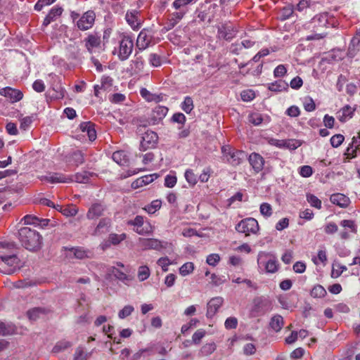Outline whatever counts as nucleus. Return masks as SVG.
<instances>
[{
	"label": "nucleus",
	"instance_id": "obj_1",
	"mask_svg": "<svg viewBox=\"0 0 360 360\" xmlns=\"http://www.w3.org/2000/svg\"><path fill=\"white\" fill-rule=\"evenodd\" d=\"M18 238L22 246L30 251H37L42 245V237L39 233L29 227L19 230Z\"/></svg>",
	"mask_w": 360,
	"mask_h": 360
},
{
	"label": "nucleus",
	"instance_id": "obj_2",
	"mask_svg": "<svg viewBox=\"0 0 360 360\" xmlns=\"http://www.w3.org/2000/svg\"><path fill=\"white\" fill-rule=\"evenodd\" d=\"M257 265L262 273L274 274L278 270V263L276 257L266 252L258 253Z\"/></svg>",
	"mask_w": 360,
	"mask_h": 360
},
{
	"label": "nucleus",
	"instance_id": "obj_3",
	"mask_svg": "<svg viewBox=\"0 0 360 360\" xmlns=\"http://www.w3.org/2000/svg\"><path fill=\"white\" fill-rule=\"evenodd\" d=\"M0 271L4 274H13L20 269V259L14 254L0 255Z\"/></svg>",
	"mask_w": 360,
	"mask_h": 360
},
{
	"label": "nucleus",
	"instance_id": "obj_4",
	"mask_svg": "<svg viewBox=\"0 0 360 360\" xmlns=\"http://www.w3.org/2000/svg\"><path fill=\"white\" fill-rule=\"evenodd\" d=\"M127 224L134 226L133 230L139 235H151L154 227L143 217L137 215L134 219L127 221Z\"/></svg>",
	"mask_w": 360,
	"mask_h": 360
},
{
	"label": "nucleus",
	"instance_id": "obj_5",
	"mask_svg": "<svg viewBox=\"0 0 360 360\" xmlns=\"http://www.w3.org/2000/svg\"><path fill=\"white\" fill-rule=\"evenodd\" d=\"M259 229L258 221L252 217L241 220L236 226V230L238 233H245V236L256 234Z\"/></svg>",
	"mask_w": 360,
	"mask_h": 360
},
{
	"label": "nucleus",
	"instance_id": "obj_6",
	"mask_svg": "<svg viewBox=\"0 0 360 360\" xmlns=\"http://www.w3.org/2000/svg\"><path fill=\"white\" fill-rule=\"evenodd\" d=\"M134 48V40L129 34H123L120 41L119 58L122 60H127L131 55Z\"/></svg>",
	"mask_w": 360,
	"mask_h": 360
},
{
	"label": "nucleus",
	"instance_id": "obj_7",
	"mask_svg": "<svg viewBox=\"0 0 360 360\" xmlns=\"http://www.w3.org/2000/svg\"><path fill=\"white\" fill-rule=\"evenodd\" d=\"M125 20L133 30H139L143 22L141 11L136 9L128 10L125 15Z\"/></svg>",
	"mask_w": 360,
	"mask_h": 360
},
{
	"label": "nucleus",
	"instance_id": "obj_8",
	"mask_svg": "<svg viewBox=\"0 0 360 360\" xmlns=\"http://www.w3.org/2000/svg\"><path fill=\"white\" fill-rule=\"evenodd\" d=\"M95 19V12L91 10L87 11L77 20L76 26L79 30H88L94 26Z\"/></svg>",
	"mask_w": 360,
	"mask_h": 360
},
{
	"label": "nucleus",
	"instance_id": "obj_9",
	"mask_svg": "<svg viewBox=\"0 0 360 360\" xmlns=\"http://www.w3.org/2000/svg\"><path fill=\"white\" fill-rule=\"evenodd\" d=\"M139 245L143 250H155L160 251L162 249H165L167 248V243L161 241L157 238H139Z\"/></svg>",
	"mask_w": 360,
	"mask_h": 360
},
{
	"label": "nucleus",
	"instance_id": "obj_10",
	"mask_svg": "<svg viewBox=\"0 0 360 360\" xmlns=\"http://www.w3.org/2000/svg\"><path fill=\"white\" fill-rule=\"evenodd\" d=\"M158 139V136L155 132L147 130L143 134L140 144V149L144 151L148 148H153L157 143Z\"/></svg>",
	"mask_w": 360,
	"mask_h": 360
},
{
	"label": "nucleus",
	"instance_id": "obj_11",
	"mask_svg": "<svg viewBox=\"0 0 360 360\" xmlns=\"http://www.w3.org/2000/svg\"><path fill=\"white\" fill-rule=\"evenodd\" d=\"M153 32L149 29H143L138 35L136 45L141 50H144L152 43Z\"/></svg>",
	"mask_w": 360,
	"mask_h": 360
},
{
	"label": "nucleus",
	"instance_id": "obj_12",
	"mask_svg": "<svg viewBox=\"0 0 360 360\" xmlns=\"http://www.w3.org/2000/svg\"><path fill=\"white\" fill-rule=\"evenodd\" d=\"M106 209L107 207L103 203L101 202H94L89 207L86 218L90 220L98 219L104 215Z\"/></svg>",
	"mask_w": 360,
	"mask_h": 360
},
{
	"label": "nucleus",
	"instance_id": "obj_13",
	"mask_svg": "<svg viewBox=\"0 0 360 360\" xmlns=\"http://www.w3.org/2000/svg\"><path fill=\"white\" fill-rule=\"evenodd\" d=\"M175 11L169 15L168 20L166 24L165 29L167 30H170L174 28L184 17V15L188 13V11L181 9V8H174Z\"/></svg>",
	"mask_w": 360,
	"mask_h": 360
},
{
	"label": "nucleus",
	"instance_id": "obj_14",
	"mask_svg": "<svg viewBox=\"0 0 360 360\" xmlns=\"http://www.w3.org/2000/svg\"><path fill=\"white\" fill-rule=\"evenodd\" d=\"M248 162L255 173L260 172L265 163L264 158L257 153H252L248 157Z\"/></svg>",
	"mask_w": 360,
	"mask_h": 360
},
{
	"label": "nucleus",
	"instance_id": "obj_15",
	"mask_svg": "<svg viewBox=\"0 0 360 360\" xmlns=\"http://www.w3.org/2000/svg\"><path fill=\"white\" fill-rule=\"evenodd\" d=\"M0 95L8 98L11 103L18 102L23 97V94L20 90L9 86L0 89Z\"/></svg>",
	"mask_w": 360,
	"mask_h": 360
},
{
	"label": "nucleus",
	"instance_id": "obj_16",
	"mask_svg": "<svg viewBox=\"0 0 360 360\" xmlns=\"http://www.w3.org/2000/svg\"><path fill=\"white\" fill-rule=\"evenodd\" d=\"M111 224L112 221L110 218L104 217L101 219L91 235L94 236H100L108 233L111 227Z\"/></svg>",
	"mask_w": 360,
	"mask_h": 360
},
{
	"label": "nucleus",
	"instance_id": "obj_17",
	"mask_svg": "<svg viewBox=\"0 0 360 360\" xmlns=\"http://www.w3.org/2000/svg\"><path fill=\"white\" fill-rule=\"evenodd\" d=\"M360 50V27L356 30L355 35L351 39L347 50V56L354 58Z\"/></svg>",
	"mask_w": 360,
	"mask_h": 360
},
{
	"label": "nucleus",
	"instance_id": "obj_18",
	"mask_svg": "<svg viewBox=\"0 0 360 360\" xmlns=\"http://www.w3.org/2000/svg\"><path fill=\"white\" fill-rule=\"evenodd\" d=\"M218 37L226 40L232 39L236 33L231 25L224 24L218 27Z\"/></svg>",
	"mask_w": 360,
	"mask_h": 360
},
{
	"label": "nucleus",
	"instance_id": "obj_19",
	"mask_svg": "<svg viewBox=\"0 0 360 360\" xmlns=\"http://www.w3.org/2000/svg\"><path fill=\"white\" fill-rule=\"evenodd\" d=\"M224 302V300L221 297H215L212 298L207 306V316L212 317L221 307Z\"/></svg>",
	"mask_w": 360,
	"mask_h": 360
},
{
	"label": "nucleus",
	"instance_id": "obj_20",
	"mask_svg": "<svg viewBox=\"0 0 360 360\" xmlns=\"http://www.w3.org/2000/svg\"><path fill=\"white\" fill-rule=\"evenodd\" d=\"M355 110L354 107L346 105L337 112V118L340 122H345L353 117Z\"/></svg>",
	"mask_w": 360,
	"mask_h": 360
},
{
	"label": "nucleus",
	"instance_id": "obj_21",
	"mask_svg": "<svg viewBox=\"0 0 360 360\" xmlns=\"http://www.w3.org/2000/svg\"><path fill=\"white\" fill-rule=\"evenodd\" d=\"M49 183L58 184V183H70L73 181V179L70 176H67L61 173L49 172Z\"/></svg>",
	"mask_w": 360,
	"mask_h": 360
},
{
	"label": "nucleus",
	"instance_id": "obj_22",
	"mask_svg": "<svg viewBox=\"0 0 360 360\" xmlns=\"http://www.w3.org/2000/svg\"><path fill=\"white\" fill-rule=\"evenodd\" d=\"M140 94L145 100L148 102L154 101L155 103H160L162 101L165 97V96L162 94H152L146 88H142L140 90Z\"/></svg>",
	"mask_w": 360,
	"mask_h": 360
},
{
	"label": "nucleus",
	"instance_id": "obj_23",
	"mask_svg": "<svg viewBox=\"0 0 360 360\" xmlns=\"http://www.w3.org/2000/svg\"><path fill=\"white\" fill-rule=\"evenodd\" d=\"M127 238V235L125 233L117 234V233H110L108 236V241L105 243L102 244V248L104 250L110 245H117L120 244L122 241L125 240Z\"/></svg>",
	"mask_w": 360,
	"mask_h": 360
},
{
	"label": "nucleus",
	"instance_id": "obj_24",
	"mask_svg": "<svg viewBox=\"0 0 360 360\" xmlns=\"http://www.w3.org/2000/svg\"><path fill=\"white\" fill-rule=\"evenodd\" d=\"M330 202L340 207H347L349 205L350 200L348 197L342 193L333 194L330 198Z\"/></svg>",
	"mask_w": 360,
	"mask_h": 360
},
{
	"label": "nucleus",
	"instance_id": "obj_25",
	"mask_svg": "<svg viewBox=\"0 0 360 360\" xmlns=\"http://www.w3.org/2000/svg\"><path fill=\"white\" fill-rule=\"evenodd\" d=\"M245 157V153L242 150H234L231 155L226 158V162L233 166L239 165Z\"/></svg>",
	"mask_w": 360,
	"mask_h": 360
},
{
	"label": "nucleus",
	"instance_id": "obj_26",
	"mask_svg": "<svg viewBox=\"0 0 360 360\" xmlns=\"http://www.w3.org/2000/svg\"><path fill=\"white\" fill-rule=\"evenodd\" d=\"M168 108L165 106L158 105L152 111L151 118L154 122L162 120L167 114Z\"/></svg>",
	"mask_w": 360,
	"mask_h": 360
},
{
	"label": "nucleus",
	"instance_id": "obj_27",
	"mask_svg": "<svg viewBox=\"0 0 360 360\" xmlns=\"http://www.w3.org/2000/svg\"><path fill=\"white\" fill-rule=\"evenodd\" d=\"M85 42L86 48L90 53H91L94 48H96L100 45L101 40L98 35L90 34L85 39Z\"/></svg>",
	"mask_w": 360,
	"mask_h": 360
},
{
	"label": "nucleus",
	"instance_id": "obj_28",
	"mask_svg": "<svg viewBox=\"0 0 360 360\" xmlns=\"http://www.w3.org/2000/svg\"><path fill=\"white\" fill-rule=\"evenodd\" d=\"M95 174L94 173L83 171L82 172L77 173L74 176H71L73 179V181H75L77 183L80 184H87L89 183L90 178Z\"/></svg>",
	"mask_w": 360,
	"mask_h": 360
},
{
	"label": "nucleus",
	"instance_id": "obj_29",
	"mask_svg": "<svg viewBox=\"0 0 360 360\" xmlns=\"http://www.w3.org/2000/svg\"><path fill=\"white\" fill-rule=\"evenodd\" d=\"M112 160L120 165H126L129 162L128 156L123 150H118L113 153Z\"/></svg>",
	"mask_w": 360,
	"mask_h": 360
},
{
	"label": "nucleus",
	"instance_id": "obj_30",
	"mask_svg": "<svg viewBox=\"0 0 360 360\" xmlns=\"http://www.w3.org/2000/svg\"><path fill=\"white\" fill-rule=\"evenodd\" d=\"M47 310L41 307H35L27 311V316L31 321H36L37 319L41 318L46 314Z\"/></svg>",
	"mask_w": 360,
	"mask_h": 360
},
{
	"label": "nucleus",
	"instance_id": "obj_31",
	"mask_svg": "<svg viewBox=\"0 0 360 360\" xmlns=\"http://www.w3.org/2000/svg\"><path fill=\"white\" fill-rule=\"evenodd\" d=\"M288 89V84L283 80L279 79L269 84V89L271 91H283Z\"/></svg>",
	"mask_w": 360,
	"mask_h": 360
},
{
	"label": "nucleus",
	"instance_id": "obj_32",
	"mask_svg": "<svg viewBox=\"0 0 360 360\" xmlns=\"http://www.w3.org/2000/svg\"><path fill=\"white\" fill-rule=\"evenodd\" d=\"M270 327L276 332L280 331L283 326V319L281 315L274 316L270 321Z\"/></svg>",
	"mask_w": 360,
	"mask_h": 360
},
{
	"label": "nucleus",
	"instance_id": "obj_33",
	"mask_svg": "<svg viewBox=\"0 0 360 360\" xmlns=\"http://www.w3.org/2000/svg\"><path fill=\"white\" fill-rule=\"evenodd\" d=\"M198 0H174L172 4V8H181L188 12V6L195 4Z\"/></svg>",
	"mask_w": 360,
	"mask_h": 360
},
{
	"label": "nucleus",
	"instance_id": "obj_34",
	"mask_svg": "<svg viewBox=\"0 0 360 360\" xmlns=\"http://www.w3.org/2000/svg\"><path fill=\"white\" fill-rule=\"evenodd\" d=\"M340 224L351 233H356L357 232V226L353 220L344 219L340 221Z\"/></svg>",
	"mask_w": 360,
	"mask_h": 360
},
{
	"label": "nucleus",
	"instance_id": "obj_35",
	"mask_svg": "<svg viewBox=\"0 0 360 360\" xmlns=\"http://www.w3.org/2000/svg\"><path fill=\"white\" fill-rule=\"evenodd\" d=\"M193 101L191 96H186L181 105V109L187 114L190 113L193 109Z\"/></svg>",
	"mask_w": 360,
	"mask_h": 360
},
{
	"label": "nucleus",
	"instance_id": "obj_36",
	"mask_svg": "<svg viewBox=\"0 0 360 360\" xmlns=\"http://www.w3.org/2000/svg\"><path fill=\"white\" fill-rule=\"evenodd\" d=\"M310 294L313 297L322 298L326 296V290L322 285H316L314 286Z\"/></svg>",
	"mask_w": 360,
	"mask_h": 360
},
{
	"label": "nucleus",
	"instance_id": "obj_37",
	"mask_svg": "<svg viewBox=\"0 0 360 360\" xmlns=\"http://www.w3.org/2000/svg\"><path fill=\"white\" fill-rule=\"evenodd\" d=\"M150 275L149 268L144 265L139 267L137 276L140 281H144L148 278Z\"/></svg>",
	"mask_w": 360,
	"mask_h": 360
},
{
	"label": "nucleus",
	"instance_id": "obj_38",
	"mask_svg": "<svg viewBox=\"0 0 360 360\" xmlns=\"http://www.w3.org/2000/svg\"><path fill=\"white\" fill-rule=\"evenodd\" d=\"M194 270V264L193 262H188L184 264L179 268V274L182 276H186L191 274Z\"/></svg>",
	"mask_w": 360,
	"mask_h": 360
},
{
	"label": "nucleus",
	"instance_id": "obj_39",
	"mask_svg": "<svg viewBox=\"0 0 360 360\" xmlns=\"http://www.w3.org/2000/svg\"><path fill=\"white\" fill-rule=\"evenodd\" d=\"M307 200L311 206L320 210L321 208V200L314 194H307Z\"/></svg>",
	"mask_w": 360,
	"mask_h": 360
},
{
	"label": "nucleus",
	"instance_id": "obj_40",
	"mask_svg": "<svg viewBox=\"0 0 360 360\" xmlns=\"http://www.w3.org/2000/svg\"><path fill=\"white\" fill-rule=\"evenodd\" d=\"M360 153L356 148H354L350 144L347 147L346 151L344 153L345 160L344 162H349L350 159L354 158L356 157L357 154Z\"/></svg>",
	"mask_w": 360,
	"mask_h": 360
},
{
	"label": "nucleus",
	"instance_id": "obj_41",
	"mask_svg": "<svg viewBox=\"0 0 360 360\" xmlns=\"http://www.w3.org/2000/svg\"><path fill=\"white\" fill-rule=\"evenodd\" d=\"M161 200H155L151 202L150 205L145 207L144 210L149 214H153L161 207Z\"/></svg>",
	"mask_w": 360,
	"mask_h": 360
},
{
	"label": "nucleus",
	"instance_id": "obj_42",
	"mask_svg": "<svg viewBox=\"0 0 360 360\" xmlns=\"http://www.w3.org/2000/svg\"><path fill=\"white\" fill-rule=\"evenodd\" d=\"M144 68V60L141 57L136 58V60L132 61L131 68L135 73L141 72Z\"/></svg>",
	"mask_w": 360,
	"mask_h": 360
},
{
	"label": "nucleus",
	"instance_id": "obj_43",
	"mask_svg": "<svg viewBox=\"0 0 360 360\" xmlns=\"http://www.w3.org/2000/svg\"><path fill=\"white\" fill-rule=\"evenodd\" d=\"M302 143L297 139H287L284 140L283 148L289 150H295L301 146Z\"/></svg>",
	"mask_w": 360,
	"mask_h": 360
},
{
	"label": "nucleus",
	"instance_id": "obj_44",
	"mask_svg": "<svg viewBox=\"0 0 360 360\" xmlns=\"http://www.w3.org/2000/svg\"><path fill=\"white\" fill-rule=\"evenodd\" d=\"M345 137L340 134H335L330 138V144L334 148L339 147L344 141Z\"/></svg>",
	"mask_w": 360,
	"mask_h": 360
},
{
	"label": "nucleus",
	"instance_id": "obj_45",
	"mask_svg": "<svg viewBox=\"0 0 360 360\" xmlns=\"http://www.w3.org/2000/svg\"><path fill=\"white\" fill-rule=\"evenodd\" d=\"M260 213L265 217H269L272 214L271 205L267 202H263L260 205Z\"/></svg>",
	"mask_w": 360,
	"mask_h": 360
},
{
	"label": "nucleus",
	"instance_id": "obj_46",
	"mask_svg": "<svg viewBox=\"0 0 360 360\" xmlns=\"http://www.w3.org/2000/svg\"><path fill=\"white\" fill-rule=\"evenodd\" d=\"M34 120L33 116H27L25 117H22L20 120V129L23 131H26L31 125Z\"/></svg>",
	"mask_w": 360,
	"mask_h": 360
},
{
	"label": "nucleus",
	"instance_id": "obj_47",
	"mask_svg": "<svg viewBox=\"0 0 360 360\" xmlns=\"http://www.w3.org/2000/svg\"><path fill=\"white\" fill-rule=\"evenodd\" d=\"M60 212L66 217H73L77 214V209L75 207H60Z\"/></svg>",
	"mask_w": 360,
	"mask_h": 360
},
{
	"label": "nucleus",
	"instance_id": "obj_48",
	"mask_svg": "<svg viewBox=\"0 0 360 360\" xmlns=\"http://www.w3.org/2000/svg\"><path fill=\"white\" fill-rule=\"evenodd\" d=\"M71 161H72L76 165L82 164L84 162L83 153L79 150L73 152L71 155Z\"/></svg>",
	"mask_w": 360,
	"mask_h": 360
},
{
	"label": "nucleus",
	"instance_id": "obj_49",
	"mask_svg": "<svg viewBox=\"0 0 360 360\" xmlns=\"http://www.w3.org/2000/svg\"><path fill=\"white\" fill-rule=\"evenodd\" d=\"M304 110L307 112H312L316 108V105L313 99L310 97H306L303 102Z\"/></svg>",
	"mask_w": 360,
	"mask_h": 360
},
{
	"label": "nucleus",
	"instance_id": "obj_50",
	"mask_svg": "<svg viewBox=\"0 0 360 360\" xmlns=\"http://www.w3.org/2000/svg\"><path fill=\"white\" fill-rule=\"evenodd\" d=\"M134 310V309L131 305H127L119 311L118 316L120 319H123L131 315Z\"/></svg>",
	"mask_w": 360,
	"mask_h": 360
},
{
	"label": "nucleus",
	"instance_id": "obj_51",
	"mask_svg": "<svg viewBox=\"0 0 360 360\" xmlns=\"http://www.w3.org/2000/svg\"><path fill=\"white\" fill-rule=\"evenodd\" d=\"M25 224H32L37 225L39 224V219L34 215L27 214L25 215L22 219Z\"/></svg>",
	"mask_w": 360,
	"mask_h": 360
},
{
	"label": "nucleus",
	"instance_id": "obj_52",
	"mask_svg": "<svg viewBox=\"0 0 360 360\" xmlns=\"http://www.w3.org/2000/svg\"><path fill=\"white\" fill-rule=\"evenodd\" d=\"M185 178L188 184L194 186L197 183V177L191 169H187L185 172Z\"/></svg>",
	"mask_w": 360,
	"mask_h": 360
},
{
	"label": "nucleus",
	"instance_id": "obj_53",
	"mask_svg": "<svg viewBox=\"0 0 360 360\" xmlns=\"http://www.w3.org/2000/svg\"><path fill=\"white\" fill-rule=\"evenodd\" d=\"M220 261V256L218 254H210L207 257L206 262L212 266H215Z\"/></svg>",
	"mask_w": 360,
	"mask_h": 360
},
{
	"label": "nucleus",
	"instance_id": "obj_54",
	"mask_svg": "<svg viewBox=\"0 0 360 360\" xmlns=\"http://www.w3.org/2000/svg\"><path fill=\"white\" fill-rule=\"evenodd\" d=\"M240 96L243 101H250L255 98V94L252 90L248 89L243 91L240 94Z\"/></svg>",
	"mask_w": 360,
	"mask_h": 360
},
{
	"label": "nucleus",
	"instance_id": "obj_55",
	"mask_svg": "<svg viewBox=\"0 0 360 360\" xmlns=\"http://www.w3.org/2000/svg\"><path fill=\"white\" fill-rule=\"evenodd\" d=\"M287 73V68L285 65H278L274 70V77H282Z\"/></svg>",
	"mask_w": 360,
	"mask_h": 360
},
{
	"label": "nucleus",
	"instance_id": "obj_56",
	"mask_svg": "<svg viewBox=\"0 0 360 360\" xmlns=\"http://www.w3.org/2000/svg\"><path fill=\"white\" fill-rule=\"evenodd\" d=\"M70 346V343L68 341H60L58 342L53 348V352L58 353L60 352Z\"/></svg>",
	"mask_w": 360,
	"mask_h": 360
},
{
	"label": "nucleus",
	"instance_id": "obj_57",
	"mask_svg": "<svg viewBox=\"0 0 360 360\" xmlns=\"http://www.w3.org/2000/svg\"><path fill=\"white\" fill-rule=\"evenodd\" d=\"M62 13L63 8L61 7L55 6L50 10L48 15L49 16V18L55 20L56 18L59 17L62 14Z\"/></svg>",
	"mask_w": 360,
	"mask_h": 360
},
{
	"label": "nucleus",
	"instance_id": "obj_58",
	"mask_svg": "<svg viewBox=\"0 0 360 360\" xmlns=\"http://www.w3.org/2000/svg\"><path fill=\"white\" fill-rule=\"evenodd\" d=\"M149 63L153 67H159L161 65V58L156 53H151L149 56Z\"/></svg>",
	"mask_w": 360,
	"mask_h": 360
},
{
	"label": "nucleus",
	"instance_id": "obj_59",
	"mask_svg": "<svg viewBox=\"0 0 360 360\" xmlns=\"http://www.w3.org/2000/svg\"><path fill=\"white\" fill-rule=\"evenodd\" d=\"M205 335V330L203 329H199L196 330L193 336L192 340L195 344H199L202 340V338Z\"/></svg>",
	"mask_w": 360,
	"mask_h": 360
},
{
	"label": "nucleus",
	"instance_id": "obj_60",
	"mask_svg": "<svg viewBox=\"0 0 360 360\" xmlns=\"http://www.w3.org/2000/svg\"><path fill=\"white\" fill-rule=\"evenodd\" d=\"M216 345L214 343L205 344L201 349V352L203 355H209L214 352Z\"/></svg>",
	"mask_w": 360,
	"mask_h": 360
},
{
	"label": "nucleus",
	"instance_id": "obj_61",
	"mask_svg": "<svg viewBox=\"0 0 360 360\" xmlns=\"http://www.w3.org/2000/svg\"><path fill=\"white\" fill-rule=\"evenodd\" d=\"M300 174L303 177H309L313 174L312 167L309 165H304L300 167Z\"/></svg>",
	"mask_w": 360,
	"mask_h": 360
},
{
	"label": "nucleus",
	"instance_id": "obj_62",
	"mask_svg": "<svg viewBox=\"0 0 360 360\" xmlns=\"http://www.w3.org/2000/svg\"><path fill=\"white\" fill-rule=\"evenodd\" d=\"M74 255L77 259H84L88 257V251L81 248H77L72 249Z\"/></svg>",
	"mask_w": 360,
	"mask_h": 360
},
{
	"label": "nucleus",
	"instance_id": "obj_63",
	"mask_svg": "<svg viewBox=\"0 0 360 360\" xmlns=\"http://www.w3.org/2000/svg\"><path fill=\"white\" fill-rule=\"evenodd\" d=\"M176 177L174 175H167L165 178V186L168 188H173L176 184Z\"/></svg>",
	"mask_w": 360,
	"mask_h": 360
},
{
	"label": "nucleus",
	"instance_id": "obj_64",
	"mask_svg": "<svg viewBox=\"0 0 360 360\" xmlns=\"http://www.w3.org/2000/svg\"><path fill=\"white\" fill-rule=\"evenodd\" d=\"M90 354H85L83 351V349L79 347L76 349L74 360H86Z\"/></svg>",
	"mask_w": 360,
	"mask_h": 360
}]
</instances>
